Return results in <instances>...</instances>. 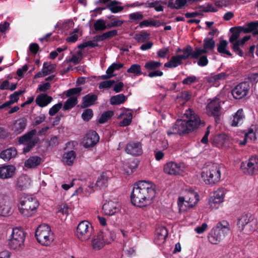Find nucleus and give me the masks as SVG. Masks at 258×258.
<instances>
[{"label": "nucleus", "mask_w": 258, "mask_h": 258, "mask_svg": "<svg viewBox=\"0 0 258 258\" xmlns=\"http://www.w3.org/2000/svg\"><path fill=\"white\" fill-rule=\"evenodd\" d=\"M245 116L242 109H238L233 115L231 120V125L237 126L243 123Z\"/></svg>", "instance_id": "29"}, {"label": "nucleus", "mask_w": 258, "mask_h": 258, "mask_svg": "<svg viewBox=\"0 0 258 258\" xmlns=\"http://www.w3.org/2000/svg\"><path fill=\"white\" fill-rule=\"evenodd\" d=\"M92 231L93 228L91 223L87 221H83L78 224L76 235L82 241L86 242L90 239Z\"/></svg>", "instance_id": "12"}, {"label": "nucleus", "mask_w": 258, "mask_h": 258, "mask_svg": "<svg viewBox=\"0 0 258 258\" xmlns=\"http://www.w3.org/2000/svg\"><path fill=\"white\" fill-rule=\"evenodd\" d=\"M122 117H123V119L120 121L119 125L121 126H125L131 123L133 118V114L131 110L124 109L118 115V118H121Z\"/></svg>", "instance_id": "27"}, {"label": "nucleus", "mask_w": 258, "mask_h": 258, "mask_svg": "<svg viewBox=\"0 0 258 258\" xmlns=\"http://www.w3.org/2000/svg\"><path fill=\"white\" fill-rule=\"evenodd\" d=\"M93 111L91 109H85L82 114V117L85 121L89 120L93 116Z\"/></svg>", "instance_id": "61"}, {"label": "nucleus", "mask_w": 258, "mask_h": 258, "mask_svg": "<svg viewBox=\"0 0 258 258\" xmlns=\"http://www.w3.org/2000/svg\"><path fill=\"white\" fill-rule=\"evenodd\" d=\"M229 75L225 72H222L217 75H215L210 78V82L216 81L219 82L221 80L226 79L227 76Z\"/></svg>", "instance_id": "54"}, {"label": "nucleus", "mask_w": 258, "mask_h": 258, "mask_svg": "<svg viewBox=\"0 0 258 258\" xmlns=\"http://www.w3.org/2000/svg\"><path fill=\"white\" fill-rule=\"evenodd\" d=\"M215 228L225 237L230 232V226L227 221L223 220L219 222Z\"/></svg>", "instance_id": "33"}, {"label": "nucleus", "mask_w": 258, "mask_h": 258, "mask_svg": "<svg viewBox=\"0 0 258 258\" xmlns=\"http://www.w3.org/2000/svg\"><path fill=\"white\" fill-rule=\"evenodd\" d=\"M187 170V166L183 162L169 161L164 164V172L170 175H180Z\"/></svg>", "instance_id": "11"}, {"label": "nucleus", "mask_w": 258, "mask_h": 258, "mask_svg": "<svg viewBox=\"0 0 258 258\" xmlns=\"http://www.w3.org/2000/svg\"><path fill=\"white\" fill-rule=\"evenodd\" d=\"M31 179L30 177L26 175L20 176L17 180V185L22 189L30 185Z\"/></svg>", "instance_id": "37"}, {"label": "nucleus", "mask_w": 258, "mask_h": 258, "mask_svg": "<svg viewBox=\"0 0 258 258\" xmlns=\"http://www.w3.org/2000/svg\"><path fill=\"white\" fill-rule=\"evenodd\" d=\"M158 22L153 19L146 20L140 22L139 27L143 28L149 26H158Z\"/></svg>", "instance_id": "55"}, {"label": "nucleus", "mask_w": 258, "mask_h": 258, "mask_svg": "<svg viewBox=\"0 0 258 258\" xmlns=\"http://www.w3.org/2000/svg\"><path fill=\"white\" fill-rule=\"evenodd\" d=\"M18 209L20 214L24 217H31L34 214V212L31 209H29V207H23L21 204L18 205Z\"/></svg>", "instance_id": "44"}, {"label": "nucleus", "mask_w": 258, "mask_h": 258, "mask_svg": "<svg viewBox=\"0 0 258 258\" xmlns=\"http://www.w3.org/2000/svg\"><path fill=\"white\" fill-rule=\"evenodd\" d=\"M55 69V65L53 64H49L47 62H44L43 65V70L44 73H47V75L53 73Z\"/></svg>", "instance_id": "58"}, {"label": "nucleus", "mask_w": 258, "mask_h": 258, "mask_svg": "<svg viewBox=\"0 0 258 258\" xmlns=\"http://www.w3.org/2000/svg\"><path fill=\"white\" fill-rule=\"evenodd\" d=\"M115 81L114 80H107L101 82L99 85V88L100 89H108L113 86Z\"/></svg>", "instance_id": "59"}, {"label": "nucleus", "mask_w": 258, "mask_h": 258, "mask_svg": "<svg viewBox=\"0 0 258 258\" xmlns=\"http://www.w3.org/2000/svg\"><path fill=\"white\" fill-rule=\"evenodd\" d=\"M256 140V137L255 133L252 129H250L248 132L245 134V138L244 141L241 143L242 145H245L246 143L248 141H255Z\"/></svg>", "instance_id": "53"}, {"label": "nucleus", "mask_w": 258, "mask_h": 258, "mask_svg": "<svg viewBox=\"0 0 258 258\" xmlns=\"http://www.w3.org/2000/svg\"><path fill=\"white\" fill-rule=\"evenodd\" d=\"M237 225L239 231L248 234L258 230V219H252L247 214L243 215L238 218Z\"/></svg>", "instance_id": "5"}, {"label": "nucleus", "mask_w": 258, "mask_h": 258, "mask_svg": "<svg viewBox=\"0 0 258 258\" xmlns=\"http://www.w3.org/2000/svg\"><path fill=\"white\" fill-rule=\"evenodd\" d=\"M258 27V20L249 23L247 25V27L243 29L245 32H250L255 29Z\"/></svg>", "instance_id": "64"}, {"label": "nucleus", "mask_w": 258, "mask_h": 258, "mask_svg": "<svg viewBox=\"0 0 258 258\" xmlns=\"http://www.w3.org/2000/svg\"><path fill=\"white\" fill-rule=\"evenodd\" d=\"M192 58V49L190 46L183 48L182 54H177L171 57L170 60L164 64V67L169 68H174L182 63L183 60L189 57Z\"/></svg>", "instance_id": "10"}, {"label": "nucleus", "mask_w": 258, "mask_h": 258, "mask_svg": "<svg viewBox=\"0 0 258 258\" xmlns=\"http://www.w3.org/2000/svg\"><path fill=\"white\" fill-rule=\"evenodd\" d=\"M227 140V137L225 135H219L214 137L213 143L217 145H223L225 143Z\"/></svg>", "instance_id": "48"}, {"label": "nucleus", "mask_w": 258, "mask_h": 258, "mask_svg": "<svg viewBox=\"0 0 258 258\" xmlns=\"http://www.w3.org/2000/svg\"><path fill=\"white\" fill-rule=\"evenodd\" d=\"M226 194V190L223 188H219L217 190L214 191L210 196L218 200L221 202H223L225 195Z\"/></svg>", "instance_id": "41"}, {"label": "nucleus", "mask_w": 258, "mask_h": 258, "mask_svg": "<svg viewBox=\"0 0 258 258\" xmlns=\"http://www.w3.org/2000/svg\"><path fill=\"white\" fill-rule=\"evenodd\" d=\"M215 47V41L213 39L206 38L204 40V48H196L192 50V58H197L200 55L207 53L208 50H212Z\"/></svg>", "instance_id": "17"}, {"label": "nucleus", "mask_w": 258, "mask_h": 258, "mask_svg": "<svg viewBox=\"0 0 258 258\" xmlns=\"http://www.w3.org/2000/svg\"><path fill=\"white\" fill-rule=\"evenodd\" d=\"M23 207H29L34 213L38 207L39 204L37 200L33 198L31 196H26L22 197L20 200V203Z\"/></svg>", "instance_id": "22"}, {"label": "nucleus", "mask_w": 258, "mask_h": 258, "mask_svg": "<svg viewBox=\"0 0 258 258\" xmlns=\"http://www.w3.org/2000/svg\"><path fill=\"white\" fill-rule=\"evenodd\" d=\"M94 27L96 31H103L106 29V21L102 19L97 20L94 23Z\"/></svg>", "instance_id": "51"}, {"label": "nucleus", "mask_w": 258, "mask_h": 258, "mask_svg": "<svg viewBox=\"0 0 258 258\" xmlns=\"http://www.w3.org/2000/svg\"><path fill=\"white\" fill-rule=\"evenodd\" d=\"M52 100V98L46 94H41L36 98V104L41 107L48 105Z\"/></svg>", "instance_id": "30"}, {"label": "nucleus", "mask_w": 258, "mask_h": 258, "mask_svg": "<svg viewBox=\"0 0 258 258\" xmlns=\"http://www.w3.org/2000/svg\"><path fill=\"white\" fill-rule=\"evenodd\" d=\"M97 98V96L94 94H89L87 95L83 98L82 106L83 107H87L93 104Z\"/></svg>", "instance_id": "38"}, {"label": "nucleus", "mask_w": 258, "mask_h": 258, "mask_svg": "<svg viewBox=\"0 0 258 258\" xmlns=\"http://www.w3.org/2000/svg\"><path fill=\"white\" fill-rule=\"evenodd\" d=\"M201 123V119L191 109L186 110L182 118L178 119L167 131L168 136L174 134H188L197 129Z\"/></svg>", "instance_id": "2"}, {"label": "nucleus", "mask_w": 258, "mask_h": 258, "mask_svg": "<svg viewBox=\"0 0 258 258\" xmlns=\"http://www.w3.org/2000/svg\"><path fill=\"white\" fill-rule=\"evenodd\" d=\"M168 6L171 9H181L187 5V1H167Z\"/></svg>", "instance_id": "40"}, {"label": "nucleus", "mask_w": 258, "mask_h": 258, "mask_svg": "<svg viewBox=\"0 0 258 258\" xmlns=\"http://www.w3.org/2000/svg\"><path fill=\"white\" fill-rule=\"evenodd\" d=\"M26 233L21 228H13L8 239V245L11 249L20 250L24 246Z\"/></svg>", "instance_id": "6"}, {"label": "nucleus", "mask_w": 258, "mask_h": 258, "mask_svg": "<svg viewBox=\"0 0 258 258\" xmlns=\"http://www.w3.org/2000/svg\"><path fill=\"white\" fill-rule=\"evenodd\" d=\"M24 91H19L15 92L13 94L10 96V103H14L18 101L19 98V96L22 94Z\"/></svg>", "instance_id": "62"}, {"label": "nucleus", "mask_w": 258, "mask_h": 258, "mask_svg": "<svg viewBox=\"0 0 258 258\" xmlns=\"http://www.w3.org/2000/svg\"><path fill=\"white\" fill-rule=\"evenodd\" d=\"M240 168L242 171L248 175L258 174V157L252 156L249 159L241 163Z\"/></svg>", "instance_id": "14"}, {"label": "nucleus", "mask_w": 258, "mask_h": 258, "mask_svg": "<svg viewBox=\"0 0 258 258\" xmlns=\"http://www.w3.org/2000/svg\"><path fill=\"white\" fill-rule=\"evenodd\" d=\"M249 85L246 82H242L237 85L232 91L233 97L240 99L245 96L248 93Z\"/></svg>", "instance_id": "19"}, {"label": "nucleus", "mask_w": 258, "mask_h": 258, "mask_svg": "<svg viewBox=\"0 0 258 258\" xmlns=\"http://www.w3.org/2000/svg\"><path fill=\"white\" fill-rule=\"evenodd\" d=\"M11 204L9 201H4L0 202V215L6 216L11 213Z\"/></svg>", "instance_id": "34"}, {"label": "nucleus", "mask_w": 258, "mask_h": 258, "mask_svg": "<svg viewBox=\"0 0 258 258\" xmlns=\"http://www.w3.org/2000/svg\"><path fill=\"white\" fill-rule=\"evenodd\" d=\"M17 154V151L16 148L11 147L3 151L0 154V157L6 161H9L11 159L14 158Z\"/></svg>", "instance_id": "31"}, {"label": "nucleus", "mask_w": 258, "mask_h": 258, "mask_svg": "<svg viewBox=\"0 0 258 258\" xmlns=\"http://www.w3.org/2000/svg\"><path fill=\"white\" fill-rule=\"evenodd\" d=\"M82 88L77 87L69 89L64 92L69 98L66 101L63 106L64 110H69L75 106L77 103V97L79 95Z\"/></svg>", "instance_id": "15"}, {"label": "nucleus", "mask_w": 258, "mask_h": 258, "mask_svg": "<svg viewBox=\"0 0 258 258\" xmlns=\"http://www.w3.org/2000/svg\"><path fill=\"white\" fill-rule=\"evenodd\" d=\"M117 31L116 30H113L111 31H109L105 33H104L102 35H100L99 36V39L100 40H103L112 37L117 35Z\"/></svg>", "instance_id": "56"}, {"label": "nucleus", "mask_w": 258, "mask_h": 258, "mask_svg": "<svg viewBox=\"0 0 258 258\" xmlns=\"http://www.w3.org/2000/svg\"><path fill=\"white\" fill-rule=\"evenodd\" d=\"M114 238L113 233L110 231H100L94 236L91 241V246L95 250L101 249L107 244L110 243Z\"/></svg>", "instance_id": "8"}, {"label": "nucleus", "mask_w": 258, "mask_h": 258, "mask_svg": "<svg viewBox=\"0 0 258 258\" xmlns=\"http://www.w3.org/2000/svg\"><path fill=\"white\" fill-rule=\"evenodd\" d=\"M143 15L141 12H135L129 15V18L132 21H139L143 19Z\"/></svg>", "instance_id": "60"}, {"label": "nucleus", "mask_w": 258, "mask_h": 258, "mask_svg": "<svg viewBox=\"0 0 258 258\" xmlns=\"http://www.w3.org/2000/svg\"><path fill=\"white\" fill-rule=\"evenodd\" d=\"M168 235V231L165 227H159L156 229L155 242L158 245L163 243Z\"/></svg>", "instance_id": "24"}, {"label": "nucleus", "mask_w": 258, "mask_h": 258, "mask_svg": "<svg viewBox=\"0 0 258 258\" xmlns=\"http://www.w3.org/2000/svg\"><path fill=\"white\" fill-rule=\"evenodd\" d=\"M206 112L209 116H213L216 119L221 114V105L217 98L212 100L207 105Z\"/></svg>", "instance_id": "16"}, {"label": "nucleus", "mask_w": 258, "mask_h": 258, "mask_svg": "<svg viewBox=\"0 0 258 258\" xmlns=\"http://www.w3.org/2000/svg\"><path fill=\"white\" fill-rule=\"evenodd\" d=\"M35 236L41 244L50 245L54 240V236L50 227L46 224L39 225L36 230Z\"/></svg>", "instance_id": "7"}, {"label": "nucleus", "mask_w": 258, "mask_h": 258, "mask_svg": "<svg viewBox=\"0 0 258 258\" xmlns=\"http://www.w3.org/2000/svg\"><path fill=\"white\" fill-rule=\"evenodd\" d=\"M36 133V131L35 130H32L20 137L19 139V143L25 146L23 148L24 153H26L28 152L38 142L39 140L38 138L35 136Z\"/></svg>", "instance_id": "13"}, {"label": "nucleus", "mask_w": 258, "mask_h": 258, "mask_svg": "<svg viewBox=\"0 0 258 258\" xmlns=\"http://www.w3.org/2000/svg\"><path fill=\"white\" fill-rule=\"evenodd\" d=\"M62 104L58 103L54 105L49 110V114L51 116L54 115L62 107Z\"/></svg>", "instance_id": "63"}, {"label": "nucleus", "mask_w": 258, "mask_h": 258, "mask_svg": "<svg viewBox=\"0 0 258 258\" xmlns=\"http://www.w3.org/2000/svg\"><path fill=\"white\" fill-rule=\"evenodd\" d=\"M42 159L40 157L34 156L30 157L24 163V166L27 168H35L40 164Z\"/></svg>", "instance_id": "32"}, {"label": "nucleus", "mask_w": 258, "mask_h": 258, "mask_svg": "<svg viewBox=\"0 0 258 258\" xmlns=\"http://www.w3.org/2000/svg\"><path fill=\"white\" fill-rule=\"evenodd\" d=\"M199 78L195 76H189L183 79L182 83L183 85H189L194 83L198 82Z\"/></svg>", "instance_id": "57"}, {"label": "nucleus", "mask_w": 258, "mask_h": 258, "mask_svg": "<svg viewBox=\"0 0 258 258\" xmlns=\"http://www.w3.org/2000/svg\"><path fill=\"white\" fill-rule=\"evenodd\" d=\"M99 140V136L94 131H90L83 138L82 144L85 148H90L95 146Z\"/></svg>", "instance_id": "18"}, {"label": "nucleus", "mask_w": 258, "mask_h": 258, "mask_svg": "<svg viewBox=\"0 0 258 258\" xmlns=\"http://www.w3.org/2000/svg\"><path fill=\"white\" fill-rule=\"evenodd\" d=\"M222 204V202L218 201V200H216V199L213 197L210 196L209 199L208 204L209 206V208L212 209H218Z\"/></svg>", "instance_id": "45"}, {"label": "nucleus", "mask_w": 258, "mask_h": 258, "mask_svg": "<svg viewBox=\"0 0 258 258\" xmlns=\"http://www.w3.org/2000/svg\"><path fill=\"white\" fill-rule=\"evenodd\" d=\"M107 177L104 173L102 174L97 179L96 185L99 188H103L106 186Z\"/></svg>", "instance_id": "50"}, {"label": "nucleus", "mask_w": 258, "mask_h": 258, "mask_svg": "<svg viewBox=\"0 0 258 258\" xmlns=\"http://www.w3.org/2000/svg\"><path fill=\"white\" fill-rule=\"evenodd\" d=\"M224 237L223 234H221L215 228H213L209 233L208 238L211 243L217 244Z\"/></svg>", "instance_id": "28"}, {"label": "nucleus", "mask_w": 258, "mask_h": 258, "mask_svg": "<svg viewBox=\"0 0 258 258\" xmlns=\"http://www.w3.org/2000/svg\"><path fill=\"white\" fill-rule=\"evenodd\" d=\"M126 72L133 74L134 76H139L142 74L141 66L138 63L133 64L127 70Z\"/></svg>", "instance_id": "39"}, {"label": "nucleus", "mask_w": 258, "mask_h": 258, "mask_svg": "<svg viewBox=\"0 0 258 258\" xmlns=\"http://www.w3.org/2000/svg\"><path fill=\"white\" fill-rule=\"evenodd\" d=\"M149 34L144 31H141L139 33L136 34L134 38L138 42L143 43L149 39Z\"/></svg>", "instance_id": "47"}, {"label": "nucleus", "mask_w": 258, "mask_h": 258, "mask_svg": "<svg viewBox=\"0 0 258 258\" xmlns=\"http://www.w3.org/2000/svg\"><path fill=\"white\" fill-rule=\"evenodd\" d=\"M228 43L226 40L220 41L219 44L218 45L217 50L218 51L223 54H226L228 56L231 55L230 52L226 48L227 46Z\"/></svg>", "instance_id": "42"}, {"label": "nucleus", "mask_w": 258, "mask_h": 258, "mask_svg": "<svg viewBox=\"0 0 258 258\" xmlns=\"http://www.w3.org/2000/svg\"><path fill=\"white\" fill-rule=\"evenodd\" d=\"M120 210V205L117 202L109 201L105 203L102 206L103 213L108 216H111Z\"/></svg>", "instance_id": "20"}, {"label": "nucleus", "mask_w": 258, "mask_h": 258, "mask_svg": "<svg viewBox=\"0 0 258 258\" xmlns=\"http://www.w3.org/2000/svg\"><path fill=\"white\" fill-rule=\"evenodd\" d=\"M156 192L150 182L140 181L134 184L131 195L132 204L138 207H144L152 204Z\"/></svg>", "instance_id": "1"}, {"label": "nucleus", "mask_w": 258, "mask_h": 258, "mask_svg": "<svg viewBox=\"0 0 258 258\" xmlns=\"http://www.w3.org/2000/svg\"><path fill=\"white\" fill-rule=\"evenodd\" d=\"M111 3L109 5L108 8L114 13L121 11L123 7L119 5L117 1H111Z\"/></svg>", "instance_id": "49"}, {"label": "nucleus", "mask_w": 258, "mask_h": 258, "mask_svg": "<svg viewBox=\"0 0 258 258\" xmlns=\"http://www.w3.org/2000/svg\"><path fill=\"white\" fill-rule=\"evenodd\" d=\"M201 177L207 184H214L219 182L221 178L220 166L214 163L204 168L201 173Z\"/></svg>", "instance_id": "4"}, {"label": "nucleus", "mask_w": 258, "mask_h": 258, "mask_svg": "<svg viewBox=\"0 0 258 258\" xmlns=\"http://www.w3.org/2000/svg\"><path fill=\"white\" fill-rule=\"evenodd\" d=\"M123 67L124 64L122 63L114 62L108 67L106 71V73L111 74L113 75V77H114L116 75L114 74V72L119 70Z\"/></svg>", "instance_id": "43"}, {"label": "nucleus", "mask_w": 258, "mask_h": 258, "mask_svg": "<svg viewBox=\"0 0 258 258\" xmlns=\"http://www.w3.org/2000/svg\"><path fill=\"white\" fill-rule=\"evenodd\" d=\"M161 66L160 61L151 60L146 62L144 67L147 70H153L160 68Z\"/></svg>", "instance_id": "46"}, {"label": "nucleus", "mask_w": 258, "mask_h": 258, "mask_svg": "<svg viewBox=\"0 0 258 258\" xmlns=\"http://www.w3.org/2000/svg\"><path fill=\"white\" fill-rule=\"evenodd\" d=\"M125 152L131 155L137 156L142 155L143 150L142 145L138 142H132L126 146Z\"/></svg>", "instance_id": "23"}, {"label": "nucleus", "mask_w": 258, "mask_h": 258, "mask_svg": "<svg viewBox=\"0 0 258 258\" xmlns=\"http://www.w3.org/2000/svg\"><path fill=\"white\" fill-rule=\"evenodd\" d=\"M113 112L112 111H107L103 112L98 119L100 123H104L109 120L113 115Z\"/></svg>", "instance_id": "52"}, {"label": "nucleus", "mask_w": 258, "mask_h": 258, "mask_svg": "<svg viewBox=\"0 0 258 258\" xmlns=\"http://www.w3.org/2000/svg\"><path fill=\"white\" fill-rule=\"evenodd\" d=\"M242 28H231L230 31L232 33V35L229 38V41L231 43H233V49L234 51L239 56H242L243 52L242 50L239 48V46L243 45L244 43L248 41L250 36L249 35H246L243 37L242 39L237 40L238 38L240 36V32L242 30Z\"/></svg>", "instance_id": "9"}, {"label": "nucleus", "mask_w": 258, "mask_h": 258, "mask_svg": "<svg viewBox=\"0 0 258 258\" xmlns=\"http://www.w3.org/2000/svg\"><path fill=\"white\" fill-rule=\"evenodd\" d=\"M127 100V97L123 94H119L112 96L110 99V103L111 105H119L123 103Z\"/></svg>", "instance_id": "36"}, {"label": "nucleus", "mask_w": 258, "mask_h": 258, "mask_svg": "<svg viewBox=\"0 0 258 258\" xmlns=\"http://www.w3.org/2000/svg\"><path fill=\"white\" fill-rule=\"evenodd\" d=\"M231 5L230 1H215V6L208 4L202 6L201 10L204 12H215L219 8L229 7Z\"/></svg>", "instance_id": "21"}, {"label": "nucleus", "mask_w": 258, "mask_h": 258, "mask_svg": "<svg viewBox=\"0 0 258 258\" xmlns=\"http://www.w3.org/2000/svg\"><path fill=\"white\" fill-rule=\"evenodd\" d=\"M27 125V120L24 118H20L16 120L12 125V130L16 134H20L25 130Z\"/></svg>", "instance_id": "26"}, {"label": "nucleus", "mask_w": 258, "mask_h": 258, "mask_svg": "<svg viewBox=\"0 0 258 258\" xmlns=\"http://www.w3.org/2000/svg\"><path fill=\"white\" fill-rule=\"evenodd\" d=\"M76 153L74 151H70L64 153L62 157V161L65 164L71 166L76 159Z\"/></svg>", "instance_id": "35"}, {"label": "nucleus", "mask_w": 258, "mask_h": 258, "mask_svg": "<svg viewBox=\"0 0 258 258\" xmlns=\"http://www.w3.org/2000/svg\"><path fill=\"white\" fill-rule=\"evenodd\" d=\"M15 169L13 165L0 167V178L4 179L12 177L15 173Z\"/></svg>", "instance_id": "25"}, {"label": "nucleus", "mask_w": 258, "mask_h": 258, "mask_svg": "<svg viewBox=\"0 0 258 258\" xmlns=\"http://www.w3.org/2000/svg\"><path fill=\"white\" fill-rule=\"evenodd\" d=\"M199 201L198 194L191 189L185 190L183 196L178 198L177 204L180 211H185L195 206Z\"/></svg>", "instance_id": "3"}]
</instances>
